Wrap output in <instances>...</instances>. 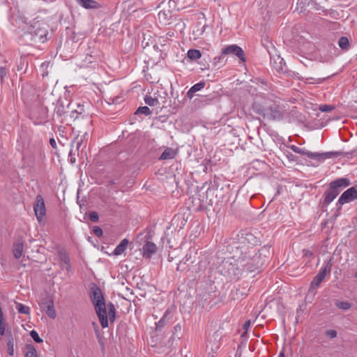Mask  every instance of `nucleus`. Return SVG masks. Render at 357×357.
<instances>
[{"instance_id": "9", "label": "nucleus", "mask_w": 357, "mask_h": 357, "mask_svg": "<svg viewBox=\"0 0 357 357\" xmlns=\"http://www.w3.org/2000/svg\"><path fill=\"white\" fill-rule=\"evenodd\" d=\"M222 54H233L236 56L243 62L246 61L244 51L237 45H231L227 46L222 50Z\"/></svg>"}, {"instance_id": "60", "label": "nucleus", "mask_w": 357, "mask_h": 357, "mask_svg": "<svg viewBox=\"0 0 357 357\" xmlns=\"http://www.w3.org/2000/svg\"><path fill=\"white\" fill-rule=\"evenodd\" d=\"M70 160H71V162H73H73H75V158H71Z\"/></svg>"}, {"instance_id": "16", "label": "nucleus", "mask_w": 357, "mask_h": 357, "mask_svg": "<svg viewBox=\"0 0 357 357\" xmlns=\"http://www.w3.org/2000/svg\"><path fill=\"white\" fill-rule=\"evenodd\" d=\"M24 242L22 240L17 241L13 245V255L16 259H20L23 253Z\"/></svg>"}, {"instance_id": "33", "label": "nucleus", "mask_w": 357, "mask_h": 357, "mask_svg": "<svg viewBox=\"0 0 357 357\" xmlns=\"http://www.w3.org/2000/svg\"><path fill=\"white\" fill-rule=\"evenodd\" d=\"M8 353L10 356L14 355V338L10 335L7 342Z\"/></svg>"}, {"instance_id": "6", "label": "nucleus", "mask_w": 357, "mask_h": 357, "mask_svg": "<svg viewBox=\"0 0 357 357\" xmlns=\"http://www.w3.org/2000/svg\"><path fill=\"white\" fill-rule=\"evenodd\" d=\"M355 199H357V190L354 187L347 189L341 195L336 204L337 211L342 209V205L349 203Z\"/></svg>"}, {"instance_id": "31", "label": "nucleus", "mask_w": 357, "mask_h": 357, "mask_svg": "<svg viewBox=\"0 0 357 357\" xmlns=\"http://www.w3.org/2000/svg\"><path fill=\"white\" fill-rule=\"evenodd\" d=\"M135 114H136V115L144 114L146 116H149V115L151 114V111L149 109V107L147 106L139 107L136 110Z\"/></svg>"}, {"instance_id": "62", "label": "nucleus", "mask_w": 357, "mask_h": 357, "mask_svg": "<svg viewBox=\"0 0 357 357\" xmlns=\"http://www.w3.org/2000/svg\"><path fill=\"white\" fill-rule=\"evenodd\" d=\"M355 278H357V272L355 273Z\"/></svg>"}, {"instance_id": "43", "label": "nucleus", "mask_w": 357, "mask_h": 357, "mask_svg": "<svg viewBox=\"0 0 357 357\" xmlns=\"http://www.w3.org/2000/svg\"><path fill=\"white\" fill-rule=\"evenodd\" d=\"M326 335L331 338H335L337 337V331L333 329H329L326 331Z\"/></svg>"}, {"instance_id": "21", "label": "nucleus", "mask_w": 357, "mask_h": 357, "mask_svg": "<svg viewBox=\"0 0 357 357\" xmlns=\"http://www.w3.org/2000/svg\"><path fill=\"white\" fill-rule=\"evenodd\" d=\"M331 267L332 264L331 260L330 259L326 263L325 266L321 268V270L317 274H319L323 278H324L327 274H329L331 273Z\"/></svg>"}, {"instance_id": "8", "label": "nucleus", "mask_w": 357, "mask_h": 357, "mask_svg": "<svg viewBox=\"0 0 357 357\" xmlns=\"http://www.w3.org/2000/svg\"><path fill=\"white\" fill-rule=\"evenodd\" d=\"M33 210L37 220L40 222L46 213L45 202L42 195H38L36 196V203L33 205Z\"/></svg>"}, {"instance_id": "58", "label": "nucleus", "mask_w": 357, "mask_h": 357, "mask_svg": "<svg viewBox=\"0 0 357 357\" xmlns=\"http://www.w3.org/2000/svg\"><path fill=\"white\" fill-rule=\"evenodd\" d=\"M93 326L94 327V329L98 328V324L96 322H93Z\"/></svg>"}, {"instance_id": "53", "label": "nucleus", "mask_w": 357, "mask_h": 357, "mask_svg": "<svg viewBox=\"0 0 357 357\" xmlns=\"http://www.w3.org/2000/svg\"><path fill=\"white\" fill-rule=\"evenodd\" d=\"M96 337L98 340V342L101 344V345H103V342H102V337L100 336V334H98L96 335Z\"/></svg>"}, {"instance_id": "30", "label": "nucleus", "mask_w": 357, "mask_h": 357, "mask_svg": "<svg viewBox=\"0 0 357 357\" xmlns=\"http://www.w3.org/2000/svg\"><path fill=\"white\" fill-rule=\"evenodd\" d=\"M190 258V256L188 257V255H186L185 257L180 261L179 264L177 265L176 271H184L187 270L188 266L186 265V262L189 260Z\"/></svg>"}, {"instance_id": "20", "label": "nucleus", "mask_w": 357, "mask_h": 357, "mask_svg": "<svg viewBox=\"0 0 357 357\" xmlns=\"http://www.w3.org/2000/svg\"><path fill=\"white\" fill-rule=\"evenodd\" d=\"M331 267L332 264L331 260L330 259L326 263L325 266L321 268V270L317 274H319L323 278H324L327 274H329L331 273Z\"/></svg>"}, {"instance_id": "32", "label": "nucleus", "mask_w": 357, "mask_h": 357, "mask_svg": "<svg viewBox=\"0 0 357 357\" xmlns=\"http://www.w3.org/2000/svg\"><path fill=\"white\" fill-rule=\"evenodd\" d=\"M335 304V306L337 307L338 308L342 309L344 310H347L350 309L351 307V303L347 301H336Z\"/></svg>"}, {"instance_id": "42", "label": "nucleus", "mask_w": 357, "mask_h": 357, "mask_svg": "<svg viewBox=\"0 0 357 357\" xmlns=\"http://www.w3.org/2000/svg\"><path fill=\"white\" fill-rule=\"evenodd\" d=\"M7 74V69L5 67H0V81L1 83L3 82V78Z\"/></svg>"}, {"instance_id": "63", "label": "nucleus", "mask_w": 357, "mask_h": 357, "mask_svg": "<svg viewBox=\"0 0 357 357\" xmlns=\"http://www.w3.org/2000/svg\"><path fill=\"white\" fill-rule=\"evenodd\" d=\"M73 113L77 114V112L76 111H73Z\"/></svg>"}, {"instance_id": "56", "label": "nucleus", "mask_w": 357, "mask_h": 357, "mask_svg": "<svg viewBox=\"0 0 357 357\" xmlns=\"http://www.w3.org/2000/svg\"><path fill=\"white\" fill-rule=\"evenodd\" d=\"M217 180H218V178L215 177L213 182H214V185H216V187H218V183Z\"/></svg>"}, {"instance_id": "10", "label": "nucleus", "mask_w": 357, "mask_h": 357, "mask_svg": "<svg viewBox=\"0 0 357 357\" xmlns=\"http://www.w3.org/2000/svg\"><path fill=\"white\" fill-rule=\"evenodd\" d=\"M351 184L350 181L347 178H340L329 183V188L337 195L346 187Z\"/></svg>"}, {"instance_id": "38", "label": "nucleus", "mask_w": 357, "mask_h": 357, "mask_svg": "<svg viewBox=\"0 0 357 357\" xmlns=\"http://www.w3.org/2000/svg\"><path fill=\"white\" fill-rule=\"evenodd\" d=\"M335 109V106L331 105H321L319 109L322 112H331Z\"/></svg>"}, {"instance_id": "13", "label": "nucleus", "mask_w": 357, "mask_h": 357, "mask_svg": "<svg viewBox=\"0 0 357 357\" xmlns=\"http://www.w3.org/2000/svg\"><path fill=\"white\" fill-rule=\"evenodd\" d=\"M157 247L155 243L151 241H146L142 247L143 256L146 258H151L156 252Z\"/></svg>"}, {"instance_id": "55", "label": "nucleus", "mask_w": 357, "mask_h": 357, "mask_svg": "<svg viewBox=\"0 0 357 357\" xmlns=\"http://www.w3.org/2000/svg\"><path fill=\"white\" fill-rule=\"evenodd\" d=\"M305 252V256H311L312 255V252L309 251V250H304Z\"/></svg>"}, {"instance_id": "45", "label": "nucleus", "mask_w": 357, "mask_h": 357, "mask_svg": "<svg viewBox=\"0 0 357 357\" xmlns=\"http://www.w3.org/2000/svg\"><path fill=\"white\" fill-rule=\"evenodd\" d=\"M5 334V324L4 319H0V335H3Z\"/></svg>"}, {"instance_id": "57", "label": "nucleus", "mask_w": 357, "mask_h": 357, "mask_svg": "<svg viewBox=\"0 0 357 357\" xmlns=\"http://www.w3.org/2000/svg\"><path fill=\"white\" fill-rule=\"evenodd\" d=\"M278 357H285V355H284V351H281V352L279 354Z\"/></svg>"}, {"instance_id": "3", "label": "nucleus", "mask_w": 357, "mask_h": 357, "mask_svg": "<svg viewBox=\"0 0 357 357\" xmlns=\"http://www.w3.org/2000/svg\"><path fill=\"white\" fill-rule=\"evenodd\" d=\"M48 34L47 24L42 21H36L26 26L22 36L26 43H45Z\"/></svg>"}, {"instance_id": "40", "label": "nucleus", "mask_w": 357, "mask_h": 357, "mask_svg": "<svg viewBox=\"0 0 357 357\" xmlns=\"http://www.w3.org/2000/svg\"><path fill=\"white\" fill-rule=\"evenodd\" d=\"M323 81H324L323 78L314 79V78H312V77H307V78H306L305 82L307 83V84H320Z\"/></svg>"}, {"instance_id": "51", "label": "nucleus", "mask_w": 357, "mask_h": 357, "mask_svg": "<svg viewBox=\"0 0 357 357\" xmlns=\"http://www.w3.org/2000/svg\"><path fill=\"white\" fill-rule=\"evenodd\" d=\"M50 144L52 146V147H53V148H56V141H55V139L54 138H51L50 139Z\"/></svg>"}, {"instance_id": "1", "label": "nucleus", "mask_w": 357, "mask_h": 357, "mask_svg": "<svg viewBox=\"0 0 357 357\" xmlns=\"http://www.w3.org/2000/svg\"><path fill=\"white\" fill-rule=\"evenodd\" d=\"M234 242L232 248L239 250L238 261L244 271L253 272L259 269L270 257V247L264 246L257 252L252 246L257 241L253 234L241 232Z\"/></svg>"}, {"instance_id": "35", "label": "nucleus", "mask_w": 357, "mask_h": 357, "mask_svg": "<svg viewBox=\"0 0 357 357\" xmlns=\"http://www.w3.org/2000/svg\"><path fill=\"white\" fill-rule=\"evenodd\" d=\"M169 314H170V312L169 311V310H167L165 313L164 314L163 317L156 324V328H162L165 326V320H166L167 317L169 316Z\"/></svg>"}, {"instance_id": "12", "label": "nucleus", "mask_w": 357, "mask_h": 357, "mask_svg": "<svg viewBox=\"0 0 357 357\" xmlns=\"http://www.w3.org/2000/svg\"><path fill=\"white\" fill-rule=\"evenodd\" d=\"M42 304L45 309L47 316L52 319H54L56 317V313L54 310L53 301L50 298H45L43 299Z\"/></svg>"}, {"instance_id": "27", "label": "nucleus", "mask_w": 357, "mask_h": 357, "mask_svg": "<svg viewBox=\"0 0 357 357\" xmlns=\"http://www.w3.org/2000/svg\"><path fill=\"white\" fill-rule=\"evenodd\" d=\"M144 102L146 105L151 107L160 105L159 100L157 98H152L151 96H146L144 97Z\"/></svg>"}, {"instance_id": "26", "label": "nucleus", "mask_w": 357, "mask_h": 357, "mask_svg": "<svg viewBox=\"0 0 357 357\" xmlns=\"http://www.w3.org/2000/svg\"><path fill=\"white\" fill-rule=\"evenodd\" d=\"M324 278H323L321 275H319V274H317L312 281L311 282V284H310V289H317V287H319L320 284L322 282V281L324 280Z\"/></svg>"}, {"instance_id": "36", "label": "nucleus", "mask_w": 357, "mask_h": 357, "mask_svg": "<svg viewBox=\"0 0 357 357\" xmlns=\"http://www.w3.org/2000/svg\"><path fill=\"white\" fill-rule=\"evenodd\" d=\"M310 1L309 0H298L297 1V10L301 9V12H302L303 10H305V7L309 4Z\"/></svg>"}, {"instance_id": "17", "label": "nucleus", "mask_w": 357, "mask_h": 357, "mask_svg": "<svg viewBox=\"0 0 357 357\" xmlns=\"http://www.w3.org/2000/svg\"><path fill=\"white\" fill-rule=\"evenodd\" d=\"M106 309L108 310V312H107V320L113 323L116 319L115 306L112 302H109L106 305Z\"/></svg>"}, {"instance_id": "14", "label": "nucleus", "mask_w": 357, "mask_h": 357, "mask_svg": "<svg viewBox=\"0 0 357 357\" xmlns=\"http://www.w3.org/2000/svg\"><path fill=\"white\" fill-rule=\"evenodd\" d=\"M77 3L86 9H98L100 4L94 0H76Z\"/></svg>"}, {"instance_id": "15", "label": "nucleus", "mask_w": 357, "mask_h": 357, "mask_svg": "<svg viewBox=\"0 0 357 357\" xmlns=\"http://www.w3.org/2000/svg\"><path fill=\"white\" fill-rule=\"evenodd\" d=\"M324 199L322 203L324 207L329 205L336 197L337 195L331 190V188H328L324 194Z\"/></svg>"}, {"instance_id": "25", "label": "nucleus", "mask_w": 357, "mask_h": 357, "mask_svg": "<svg viewBox=\"0 0 357 357\" xmlns=\"http://www.w3.org/2000/svg\"><path fill=\"white\" fill-rule=\"evenodd\" d=\"M187 55L190 60H196L201 57L202 53L198 50L190 49L188 51Z\"/></svg>"}, {"instance_id": "24", "label": "nucleus", "mask_w": 357, "mask_h": 357, "mask_svg": "<svg viewBox=\"0 0 357 357\" xmlns=\"http://www.w3.org/2000/svg\"><path fill=\"white\" fill-rule=\"evenodd\" d=\"M25 357H37L36 349L32 344L25 346Z\"/></svg>"}, {"instance_id": "19", "label": "nucleus", "mask_w": 357, "mask_h": 357, "mask_svg": "<svg viewBox=\"0 0 357 357\" xmlns=\"http://www.w3.org/2000/svg\"><path fill=\"white\" fill-rule=\"evenodd\" d=\"M128 241L126 238L123 239L114 249L113 254L116 256L121 255L126 249Z\"/></svg>"}, {"instance_id": "2", "label": "nucleus", "mask_w": 357, "mask_h": 357, "mask_svg": "<svg viewBox=\"0 0 357 357\" xmlns=\"http://www.w3.org/2000/svg\"><path fill=\"white\" fill-rule=\"evenodd\" d=\"M89 296L102 327L107 328L108 320L105 300L100 288L96 283L91 284Z\"/></svg>"}, {"instance_id": "48", "label": "nucleus", "mask_w": 357, "mask_h": 357, "mask_svg": "<svg viewBox=\"0 0 357 357\" xmlns=\"http://www.w3.org/2000/svg\"><path fill=\"white\" fill-rule=\"evenodd\" d=\"M250 321L248 320L244 323L243 328L244 330L248 331V329L250 328Z\"/></svg>"}, {"instance_id": "59", "label": "nucleus", "mask_w": 357, "mask_h": 357, "mask_svg": "<svg viewBox=\"0 0 357 357\" xmlns=\"http://www.w3.org/2000/svg\"><path fill=\"white\" fill-rule=\"evenodd\" d=\"M96 335L100 334L99 328H95Z\"/></svg>"}, {"instance_id": "52", "label": "nucleus", "mask_w": 357, "mask_h": 357, "mask_svg": "<svg viewBox=\"0 0 357 357\" xmlns=\"http://www.w3.org/2000/svg\"><path fill=\"white\" fill-rule=\"evenodd\" d=\"M82 143H83L82 139H80L79 140L77 141V142H76V149H77V150H79V149L82 146Z\"/></svg>"}, {"instance_id": "18", "label": "nucleus", "mask_w": 357, "mask_h": 357, "mask_svg": "<svg viewBox=\"0 0 357 357\" xmlns=\"http://www.w3.org/2000/svg\"><path fill=\"white\" fill-rule=\"evenodd\" d=\"M208 27V26L206 24H202L200 22H198L195 29L192 31L193 36H195V38H200L203 36L206 29Z\"/></svg>"}, {"instance_id": "28", "label": "nucleus", "mask_w": 357, "mask_h": 357, "mask_svg": "<svg viewBox=\"0 0 357 357\" xmlns=\"http://www.w3.org/2000/svg\"><path fill=\"white\" fill-rule=\"evenodd\" d=\"M172 17V12L169 10H161L158 13V19L160 21L165 22Z\"/></svg>"}, {"instance_id": "37", "label": "nucleus", "mask_w": 357, "mask_h": 357, "mask_svg": "<svg viewBox=\"0 0 357 357\" xmlns=\"http://www.w3.org/2000/svg\"><path fill=\"white\" fill-rule=\"evenodd\" d=\"M30 335L33 338V340L37 343H41L43 342V339L40 337L38 333L35 330H32L30 332Z\"/></svg>"}, {"instance_id": "4", "label": "nucleus", "mask_w": 357, "mask_h": 357, "mask_svg": "<svg viewBox=\"0 0 357 357\" xmlns=\"http://www.w3.org/2000/svg\"><path fill=\"white\" fill-rule=\"evenodd\" d=\"M222 273L231 279H238L244 271L238 261V256L235 255L231 259H225L222 264Z\"/></svg>"}, {"instance_id": "11", "label": "nucleus", "mask_w": 357, "mask_h": 357, "mask_svg": "<svg viewBox=\"0 0 357 357\" xmlns=\"http://www.w3.org/2000/svg\"><path fill=\"white\" fill-rule=\"evenodd\" d=\"M268 102L266 100L255 101L252 104V110L257 114L265 118Z\"/></svg>"}, {"instance_id": "39", "label": "nucleus", "mask_w": 357, "mask_h": 357, "mask_svg": "<svg viewBox=\"0 0 357 357\" xmlns=\"http://www.w3.org/2000/svg\"><path fill=\"white\" fill-rule=\"evenodd\" d=\"M205 84H206L204 82H200L193 85L190 89H192V91H194V93H195L202 89L205 86Z\"/></svg>"}, {"instance_id": "7", "label": "nucleus", "mask_w": 357, "mask_h": 357, "mask_svg": "<svg viewBox=\"0 0 357 357\" xmlns=\"http://www.w3.org/2000/svg\"><path fill=\"white\" fill-rule=\"evenodd\" d=\"M264 119L270 121H280L283 119V114L278 105L271 103L268 105Z\"/></svg>"}, {"instance_id": "47", "label": "nucleus", "mask_w": 357, "mask_h": 357, "mask_svg": "<svg viewBox=\"0 0 357 357\" xmlns=\"http://www.w3.org/2000/svg\"><path fill=\"white\" fill-rule=\"evenodd\" d=\"M62 261L63 263H65L66 264L68 265V267H67V270H68L70 266H69V262H70V259H69V257L66 255H63L61 257Z\"/></svg>"}, {"instance_id": "49", "label": "nucleus", "mask_w": 357, "mask_h": 357, "mask_svg": "<svg viewBox=\"0 0 357 357\" xmlns=\"http://www.w3.org/2000/svg\"><path fill=\"white\" fill-rule=\"evenodd\" d=\"M194 91H192V89H190L188 90V91L187 92V97L190 99L192 98L193 96H194Z\"/></svg>"}, {"instance_id": "23", "label": "nucleus", "mask_w": 357, "mask_h": 357, "mask_svg": "<svg viewBox=\"0 0 357 357\" xmlns=\"http://www.w3.org/2000/svg\"><path fill=\"white\" fill-rule=\"evenodd\" d=\"M271 63L273 67V68L278 72L283 71V59L280 56H278L275 60L272 61L271 60Z\"/></svg>"}, {"instance_id": "50", "label": "nucleus", "mask_w": 357, "mask_h": 357, "mask_svg": "<svg viewBox=\"0 0 357 357\" xmlns=\"http://www.w3.org/2000/svg\"><path fill=\"white\" fill-rule=\"evenodd\" d=\"M174 333H177V332H180L181 331V326H180V324L176 325L174 327Z\"/></svg>"}, {"instance_id": "5", "label": "nucleus", "mask_w": 357, "mask_h": 357, "mask_svg": "<svg viewBox=\"0 0 357 357\" xmlns=\"http://www.w3.org/2000/svg\"><path fill=\"white\" fill-rule=\"evenodd\" d=\"M291 149L294 153H299L301 155H306L308 158H310L312 159H317L319 161H324L327 158H332L334 157H337L341 155V153L337 152V151H329V152H325V153H312L310 151L303 150L295 145H292L291 146Z\"/></svg>"}, {"instance_id": "22", "label": "nucleus", "mask_w": 357, "mask_h": 357, "mask_svg": "<svg viewBox=\"0 0 357 357\" xmlns=\"http://www.w3.org/2000/svg\"><path fill=\"white\" fill-rule=\"evenodd\" d=\"M175 151L171 148H167L160 155V160H167L174 158Z\"/></svg>"}, {"instance_id": "41", "label": "nucleus", "mask_w": 357, "mask_h": 357, "mask_svg": "<svg viewBox=\"0 0 357 357\" xmlns=\"http://www.w3.org/2000/svg\"><path fill=\"white\" fill-rule=\"evenodd\" d=\"M89 219H90L92 222H98V220H99L98 214L96 212H95V211L91 212V213H89Z\"/></svg>"}, {"instance_id": "29", "label": "nucleus", "mask_w": 357, "mask_h": 357, "mask_svg": "<svg viewBox=\"0 0 357 357\" xmlns=\"http://www.w3.org/2000/svg\"><path fill=\"white\" fill-rule=\"evenodd\" d=\"M339 47L344 50H347L349 47V41L347 37L342 36L338 40Z\"/></svg>"}, {"instance_id": "54", "label": "nucleus", "mask_w": 357, "mask_h": 357, "mask_svg": "<svg viewBox=\"0 0 357 357\" xmlns=\"http://www.w3.org/2000/svg\"><path fill=\"white\" fill-rule=\"evenodd\" d=\"M203 264L204 262L203 261H199V267H198V270H197L196 271H201L202 270V267L204 266H203Z\"/></svg>"}, {"instance_id": "46", "label": "nucleus", "mask_w": 357, "mask_h": 357, "mask_svg": "<svg viewBox=\"0 0 357 357\" xmlns=\"http://www.w3.org/2000/svg\"><path fill=\"white\" fill-rule=\"evenodd\" d=\"M224 55L225 54H221L220 56L214 58V65L215 66H217L218 63H222V60L224 59Z\"/></svg>"}, {"instance_id": "44", "label": "nucleus", "mask_w": 357, "mask_h": 357, "mask_svg": "<svg viewBox=\"0 0 357 357\" xmlns=\"http://www.w3.org/2000/svg\"><path fill=\"white\" fill-rule=\"evenodd\" d=\"M93 234L97 236H101L102 235V230L100 227L95 226L93 229Z\"/></svg>"}, {"instance_id": "34", "label": "nucleus", "mask_w": 357, "mask_h": 357, "mask_svg": "<svg viewBox=\"0 0 357 357\" xmlns=\"http://www.w3.org/2000/svg\"><path fill=\"white\" fill-rule=\"evenodd\" d=\"M17 311L20 314H29L30 312V309L28 306H26L22 303H17L16 307Z\"/></svg>"}, {"instance_id": "61", "label": "nucleus", "mask_w": 357, "mask_h": 357, "mask_svg": "<svg viewBox=\"0 0 357 357\" xmlns=\"http://www.w3.org/2000/svg\"><path fill=\"white\" fill-rule=\"evenodd\" d=\"M109 183H110L111 184H114V183H114V181H113V180L110 181V182H109Z\"/></svg>"}]
</instances>
